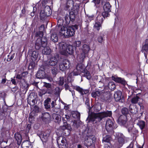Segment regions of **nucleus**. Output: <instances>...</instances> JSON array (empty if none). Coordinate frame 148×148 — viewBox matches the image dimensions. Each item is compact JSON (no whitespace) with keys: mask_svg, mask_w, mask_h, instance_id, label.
<instances>
[{"mask_svg":"<svg viewBox=\"0 0 148 148\" xmlns=\"http://www.w3.org/2000/svg\"><path fill=\"white\" fill-rule=\"evenodd\" d=\"M47 39L46 37H43L41 39L38 38L35 43V48L37 50H39L41 47L44 48L42 50V53L43 54L46 55L50 54L51 50L49 47H47Z\"/></svg>","mask_w":148,"mask_h":148,"instance_id":"nucleus-1","label":"nucleus"},{"mask_svg":"<svg viewBox=\"0 0 148 148\" xmlns=\"http://www.w3.org/2000/svg\"><path fill=\"white\" fill-rule=\"evenodd\" d=\"M87 66L84 68V66L82 62L78 63L76 66V69L77 72H75V76L78 75L81 73H83L82 75H84L88 79H90L91 76L89 72L86 69Z\"/></svg>","mask_w":148,"mask_h":148,"instance_id":"nucleus-2","label":"nucleus"},{"mask_svg":"<svg viewBox=\"0 0 148 148\" xmlns=\"http://www.w3.org/2000/svg\"><path fill=\"white\" fill-rule=\"evenodd\" d=\"M59 34L61 36H63L65 37H70L73 36L74 34V26L69 27L63 26H62Z\"/></svg>","mask_w":148,"mask_h":148,"instance_id":"nucleus-3","label":"nucleus"},{"mask_svg":"<svg viewBox=\"0 0 148 148\" xmlns=\"http://www.w3.org/2000/svg\"><path fill=\"white\" fill-rule=\"evenodd\" d=\"M62 120L64 125L62 128L61 131L62 132L63 135L67 136L69 135V133L68 132L67 133H66V132H68V129L71 130V125L73 126L74 125V121H72L71 123H70L69 122V121H66V119L64 117L62 118Z\"/></svg>","mask_w":148,"mask_h":148,"instance_id":"nucleus-4","label":"nucleus"},{"mask_svg":"<svg viewBox=\"0 0 148 148\" xmlns=\"http://www.w3.org/2000/svg\"><path fill=\"white\" fill-rule=\"evenodd\" d=\"M116 138L117 141H116L113 145L114 148H120L123 145L125 141V137L121 133H118L116 134Z\"/></svg>","mask_w":148,"mask_h":148,"instance_id":"nucleus-5","label":"nucleus"},{"mask_svg":"<svg viewBox=\"0 0 148 148\" xmlns=\"http://www.w3.org/2000/svg\"><path fill=\"white\" fill-rule=\"evenodd\" d=\"M115 114H113V116L114 118L118 117L117 122L121 126H124L125 125L128 121L127 117L124 115H119V112L117 111H115Z\"/></svg>","mask_w":148,"mask_h":148,"instance_id":"nucleus-6","label":"nucleus"},{"mask_svg":"<svg viewBox=\"0 0 148 148\" xmlns=\"http://www.w3.org/2000/svg\"><path fill=\"white\" fill-rule=\"evenodd\" d=\"M116 125L114 120L110 119H108L106 122V129L108 134H112L114 132V130L116 129V127L114 126Z\"/></svg>","mask_w":148,"mask_h":148,"instance_id":"nucleus-7","label":"nucleus"},{"mask_svg":"<svg viewBox=\"0 0 148 148\" xmlns=\"http://www.w3.org/2000/svg\"><path fill=\"white\" fill-rule=\"evenodd\" d=\"M51 10L49 6L45 7L44 10H42L40 13V18L42 21L46 19L47 16H49L51 14Z\"/></svg>","mask_w":148,"mask_h":148,"instance_id":"nucleus-8","label":"nucleus"},{"mask_svg":"<svg viewBox=\"0 0 148 148\" xmlns=\"http://www.w3.org/2000/svg\"><path fill=\"white\" fill-rule=\"evenodd\" d=\"M111 7L112 6L109 2L106 3L103 5V11L102 12V14L104 18L110 16V13L111 12Z\"/></svg>","mask_w":148,"mask_h":148,"instance_id":"nucleus-9","label":"nucleus"},{"mask_svg":"<svg viewBox=\"0 0 148 148\" xmlns=\"http://www.w3.org/2000/svg\"><path fill=\"white\" fill-rule=\"evenodd\" d=\"M95 137L92 136L90 138H87L84 141V145L87 148H95Z\"/></svg>","mask_w":148,"mask_h":148,"instance_id":"nucleus-10","label":"nucleus"},{"mask_svg":"<svg viewBox=\"0 0 148 148\" xmlns=\"http://www.w3.org/2000/svg\"><path fill=\"white\" fill-rule=\"evenodd\" d=\"M59 57L58 55L57 56L51 57L45 62V65L47 66H54L57 65L58 62V59Z\"/></svg>","mask_w":148,"mask_h":148,"instance_id":"nucleus-11","label":"nucleus"},{"mask_svg":"<svg viewBox=\"0 0 148 148\" xmlns=\"http://www.w3.org/2000/svg\"><path fill=\"white\" fill-rule=\"evenodd\" d=\"M96 119H97L99 122L101 121L100 120V117L98 113L91 114L87 118L86 121L88 123L90 122L94 123Z\"/></svg>","mask_w":148,"mask_h":148,"instance_id":"nucleus-12","label":"nucleus"},{"mask_svg":"<svg viewBox=\"0 0 148 148\" xmlns=\"http://www.w3.org/2000/svg\"><path fill=\"white\" fill-rule=\"evenodd\" d=\"M100 97L103 101L107 102L110 101L111 95L109 91L104 90L101 92Z\"/></svg>","mask_w":148,"mask_h":148,"instance_id":"nucleus-13","label":"nucleus"},{"mask_svg":"<svg viewBox=\"0 0 148 148\" xmlns=\"http://www.w3.org/2000/svg\"><path fill=\"white\" fill-rule=\"evenodd\" d=\"M57 143L59 148H67V144L65 137L62 136H59L57 139Z\"/></svg>","mask_w":148,"mask_h":148,"instance_id":"nucleus-14","label":"nucleus"},{"mask_svg":"<svg viewBox=\"0 0 148 148\" xmlns=\"http://www.w3.org/2000/svg\"><path fill=\"white\" fill-rule=\"evenodd\" d=\"M114 98L116 101H119L121 103L124 101V98L122 96V92L120 90H117L115 92L114 94Z\"/></svg>","mask_w":148,"mask_h":148,"instance_id":"nucleus-15","label":"nucleus"},{"mask_svg":"<svg viewBox=\"0 0 148 148\" xmlns=\"http://www.w3.org/2000/svg\"><path fill=\"white\" fill-rule=\"evenodd\" d=\"M59 48L60 49V53L61 54L63 55L66 56L67 55V51H66L67 46V45L65 43L62 42L59 44Z\"/></svg>","mask_w":148,"mask_h":148,"instance_id":"nucleus-16","label":"nucleus"},{"mask_svg":"<svg viewBox=\"0 0 148 148\" xmlns=\"http://www.w3.org/2000/svg\"><path fill=\"white\" fill-rule=\"evenodd\" d=\"M98 113L100 117V120L101 121L105 117H111L112 114V111L109 110L98 112Z\"/></svg>","mask_w":148,"mask_h":148,"instance_id":"nucleus-17","label":"nucleus"},{"mask_svg":"<svg viewBox=\"0 0 148 148\" xmlns=\"http://www.w3.org/2000/svg\"><path fill=\"white\" fill-rule=\"evenodd\" d=\"M69 62L68 61L65 60L59 64V67L60 70L64 71L69 67Z\"/></svg>","mask_w":148,"mask_h":148,"instance_id":"nucleus-18","label":"nucleus"},{"mask_svg":"<svg viewBox=\"0 0 148 148\" xmlns=\"http://www.w3.org/2000/svg\"><path fill=\"white\" fill-rule=\"evenodd\" d=\"M112 79L114 82L119 83H120L121 84L125 86L126 84V81L123 78L120 77H115L113 76H112Z\"/></svg>","mask_w":148,"mask_h":148,"instance_id":"nucleus-19","label":"nucleus"},{"mask_svg":"<svg viewBox=\"0 0 148 148\" xmlns=\"http://www.w3.org/2000/svg\"><path fill=\"white\" fill-rule=\"evenodd\" d=\"M70 14V19L68 18V17H66L65 18V21L66 23L67 24H69V23H71V22L72 24H74V12L73 9H72L71 11L69 13Z\"/></svg>","mask_w":148,"mask_h":148,"instance_id":"nucleus-20","label":"nucleus"},{"mask_svg":"<svg viewBox=\"0 0 148 148\" xmlns=\"http://www.w3.org/2000/svg\"><path fill=\"white\" fill-rule=\"evenodd\" d=\"M75 89L79 92L80 95L83 96L84 95H86L89 93V90L88 89H83L79 86H75Z\"/></svg>","mask_w":148,"mask_h":148,"instance_id":"nucleus-21","label":"nucleus"},{"mask_svg":"<svg viewBox=\"0 0 148 148\" xmlns=\"http://www.w3.org/2000/svg\"><path fill=\"white\" fill-rule=\"evenodd\" d=\"M49 135V133L48 131L43 132L39 136L42 140L46 142L47 140L48 137Z\"/></svg>","mask_w":148,"mask_h":148,"instance_id":"nucleus-22","label":"nucleus"},{"mask_svg":"<svg viewBox=\"0 0 148 148\" xmlns=\"http://www.w3.org/2000/svg\"><path fill=\"white\" fill-rule=\"evenodd\" d=\"M45 69H43V70L40 69L38 71L37 73L36 77L38 78H43L45 76V73L44 71Z\"/></svg>","mask_w":148,"mask_h":148,"instance_id":"nucleus-23","label":"nucleus"},{"mask_svg":"<svg viewBox=\"0 0 148 148\" xmlns=\"http://www.w3.org/2000/svg\"><path fill=\"white\" fill-rule=\"evenodd\" d=\"M129 111L133 114H136L138 112V108L136 106H134L133 105H130L129 107Z\"/></svg>","mask_w":148,"mask_h":148,"instance_id":"nucleus-24","label":"nucleus"},{"mask_svg":"<svg viewBox=\"0 0 148 148\" xmlns=\"http://www.w3.org/2000/svg\"><path fill=\"white\" fill-rule=\"evenodd\" d=\"M116 88V86L114 82H109L108 85L106 87V88L109 89L111 91L113 90Z\"/></svg>","mask_w":148,"mask_h":148,"instance_id":"nucleus-25","label":"nucleus"},{"mask_svg":"<svg viewBox=\"0 0 148 148\" xmlns=\"http://www.w3.org/2000/svg\"><path fill=\"white\" fill-rule=\"evenodd\" d=\"M14 137L18 145H20L21 142L22 138L21 135L19 133H16L14 134Z\"/></svg>","mask_w":148,"mask_h":148,"instance_id":"nucleus-26","label":"nucleus"},{"mask_svg":"<svg viewBox=\"0 0 148 148\" xmlns=\"http://www.w3.org/2000/svg\"><path fill=\"white\" fill-rule=\"evenodd\" d=\"M21 146L23 148H32V147L31 143L27 140L24 141Z\"/></svg>","mask_w":148,"mask_h":148,"instance_id":"nucleus-27","label":"nucleus"},{"mask_svg":"<svg viewBox=\"0 0 148 148\" xmlns=\"http://www.w3.org/2000/svg\"><path fill=\"white\" fill-rule=\"evenodd\" d=\"M85 57V53L82 52L77 55V58L78 62H82Z\"/></svg>","mask_w":148,"mask_h":148,"instance_id":"nucleus-28","label":"nucleus"},{"mask_svg":"<svg viewBox=\"0 0 148 148\" xmlns=\"http://www.w3.org/2000/svg\"><path fill=\"white\" fill-rule=\"evenodd\" d=\"M102 24L99 22L95 21L93 26L94 29L99 32L100 30L102 29Z\"/></svg>","mask_w":148,"mask_h":148,"instance_id":"nucleus-29","label":"nucleus"},{"mask_svg":"<svg viewBox=\"0 0 148 148\" xmlns=\"http://www.w3.org/2000/svg\"><path fill=\"white\" fill-rule=\"evenodd\" d=\"M109 135H106L105 136L103 137L102 141L106 143H110L112 139V135L109 134Z\"/></svg>","mask_w":148,"mask_h":148,"instance_id":"nucleus-30","label":"nucleus"},{"mask_svg":"<svg viewBox=\"0 0 148 148\" xmlns=\"http://www.w3.org/2000/svg\"><path fill=\"white\" fill-rule=\"evenodd\" d=\"M52 117L55 122L59 123L61 121V118L60 115L54 114L53 115Z\"/></svg>","mask_w":148,"mask_h":148,"instance_id":"nucleus-31","label":"nucleus"},{"mask_svg":"<svg viewBox=\"0 0 148 148\" xmlns=\"http://www.w3.org/2000/svg\"><path fill=\"white\" fill-rule=\"evenodd\" d=\"M137 125L139 127L140 129L142 130L145 127V122L143 121H139L137 123Z\"/></svg>","mask_w":148,"mask_h":148,"instance_id":"nucleus-32","label":"nucleus"},{"mask_svg":"<svg viewBox=\"0 0 148 148\" xmlns=\"http://www.w3.org/2000/svg\"><path fill=\"white\" fill-rule=\"evenodd\" d=\"M38 55V51H34L32 52V54L31 59L33 61L36 60Z\"/></svg>","mask_w":148,"mask_h":148,"instance_id":"nucleus-33","label":"nucleus"},{"mask_svg":"<svg viewBox=\"0 0 148 148\" xmlns=\"http://www.w3.org/2000/svg\"><path fill=\"white\" fill-rule=\"evenodd\" d=\"M74 76V72H72L70 73L68 77V80L69 82V85H70L71 82L73 81V77Z\"/></svg>","mask_w":148,"mask_h":148,"instance_id":"nucleus-34","label":"nucleus"},{"mask_svg":"<svg viewBox=\"0 0 148 148\" xmlns=\"http://www.w3.org/2000/svg\"><path fill=\"white\" fill-rule=\"evenodd\" d=\"M66 51H67V54H72L73 53V47L71 45H69L67 46L66 48Z\"/></svg>","mask_w":148,"mask_h":148,"instance_id":"nucleus-35","label":"nucleus"},{"mask_svg":"<svg viewBox=\"0 0 148 148\" xmlns=\"http://www.w3.org/2000/svg\"><path fill=\"white\" fill-rule=\"evenodd\" d=\"M27 74V72H24L21 74H18L16 76V78L19 79H23Z\"/></svg>","mask_w":148,"mask_h":148,"instance_id":"nucleus-36","label":"nucleus"},{"mask_svg":"<svg viewBox=\"0 0 148 148\" xmlns=\"http://www.w3.org/2000/svg\"><path fill=\"white\" fill-rule=\"evenodd\" d=\"M42 119L44 121L49 120L50 119L51 116L50 114L48 112H45L42 114Z\"/></svg>","mask_w":148,"mask_h":148,"instance_id":"nucleus-37","label":"nucleus"},{"mask_svg":"<svg viewBox=\"0 0 148 148\" xmlns=\"http://www.w3.org/2000/svg\"><path fill=\"white\" fill-rule=\"evenodd\" d=\"M121 112L122 114L120 115H124L127 117V115L129 114V110L127 108L124 107L121 109Z\"/></svg>","mask_w":148,"mask_h":148,"instance_id":"nucleus-38","label":"nucleus"},{"mask_svg":"<svg viewBox=\"0 0 148 148\" xmlns=\"http://www.w3.org/2000/svg\"><path fill=\"white\" fill-rule=\"evenodd\" d=\"M101 109V106L100 104H95L94 107V110L96 112H99Z\"/></svg>","mask_w":148,"mask_h":148,"instance_id":"nucleus-39","label":"nucleus"},{"mask_svg":"<svg viewBox=\"0 0 148 148\" xmlns=\"http://www.w3.org/2000/svg\"><path fill=\"white\" fill-rule=\"evenodd\" d=\"M75 114L76 118L75 117V119H76V120H75V124H76L77 123V121H79L80 120V114L77 111H75Z\"/></svg>","mask_w":148,"mask_h":148,"instance_id":"nucleus-40","label":"nucleus"},{"mask_svg":"<svg viewBox=\"0 0 148 148\" xmlns=\"http://www.w3.org/2000/svg\"><path fill=\"white\" fill-rule=\"evenodd\" d=\"M82 50L83 52L85 53L88 52L89 50V47L87 45L84 44L82 46Z\"/></svg>","mask_w":148,"mask_h":148,"instance_id":"nucleus-41","label":"nucleus"},{"mask_svg":"<svg viewBox=\"0 0 148 148\" xmlns=\"http://www.w3.org/2000/svg\"><path fill=\"white\" fill-rule=\"evenodd\" d=\"M86 17L87 18V22L88 23V24L89 22H91L92 20L94 19L95 16L93 14H92L91 15L87 14L86 15Z\"/></svg>","mask_w":148,"mask_h":148,"instance_id":"nucleus-42","label":"nucleus"},{"mask_svg":"<svg viewBox=\"0 0 148 148\" xmlns=\"http://www.w3.org/2000/svg\"><path fill=\"white\" fill-rule=\"evenodd\" d=\"M51 40L54 42H56L58 41V38L55 33L52 34L51 36Z\"/></svg>","mask_w":148,"mask_h":148,"instance_id":"nucleus-43","label":"nucleus"},{"mask_svg":"<svg viewBox=\"0 0 148 148\" xmlns=\"http://www.w3.org/2000/svg\"><path fill=\"white\" fill-rule=\"evenodd\" d=\"M60 90L59 87H57L56 88L53 90V94H54L58 96H59L60 93Z\"/></svg>","mask_w":148,"mask_h":148,"instance_id":"nucleus-44","label":"nucleus"},{"mask_svg":"<svg viewBox=\"0 0 148 148\" xmlns=\"http://www.w3.org/2000/svg\"><path fill=\"white\" fill-rule=\"evenodd\" d=\"M103 16L102 15H102H98L97 17V20L96 22H98L101 23H103L104 20Z\"/></svg>","mask_w":148,"mask_h":148,"instance_id":"nucleus-45","label":"nucleus"},{"mask_svg":"<svg viewBox=\"0 0 148 148\" xmlns=\"http://www.w3.org/2000/svg\"><path fill=\"white\" fill-rule=\"evenodd\" d=\"M140 99L139 97L135 96L132 99L131 102L132 103L136 104L138 103Z\"/></svg>","mask_w":148,"mask_h":148,"instance_id":"nucleus-46","label":"nucleus"},{"mask_svg":"<svg viewBox=\"0 0 148 148\" xmlns=\"http://www.w3.org/2000/svg\"><path fill=\"white\" fill-rule=\"evenodd\" d=\"M101 95V92L97 91L96 92H93L92 94V96L94 97H96L97 96H100Z\"/></svg>","mask_w":148,"mask_h":148,"instance_id":"nucleus-47","label":"nucleus"},{"mask_svg":"<svg viewBox=\"0 0 148 148\" xmlns=\"http://www.w3.org/2000/svg\"><path fill=\"white\" fill-rule=\"evenodd\" d=\"M85 104L87 105V108L89 110V112H90L91 109V107H90V100L88 98H86L85 101Z\"/></svg>","mask_w":148,"mask_h":148,"instance_id":"nucleus-48","label":"nucleus"},{"mask_svg":"<svg viewBox=\"0 0 148 148\" xmlns=\"http://www.w3.org/2000/svg\"><path fill=\"white\" fill-rule=\"evenodd\" d=\"M53 93V90L51 87L49 88H47L45 91L44 93H43L42 94H45L46 93H48L50 94H52Z\"/></svg>","mask_w":148,"mask_h":148,"instance_id":"nucleus-49","label":"nucleus"},{"mask_svg":"<svg viewBox=\"0 0 148 148\" xmlns=\"http://www.w3.org/2000/svg\"><path fill=\"white\" fill-rule=\"evenodd\" d=\"M104 35L102 34L99 36L98 38V40L99 43H102L103 41H104L105 40L103 38Z\"/></svg>","mask_w":148,"mask_h":148,"instance_id":"nucleus-50","label":"nucleus"},{"mask_svg":"<svg viewBox=\"0 0 148 148\" xmlns=\"http://www.w3.org/2000/svg\"><path fill=\"white\" fill-rule=\"evenodd\" d=\"M81 44V42L79 41H75V50L76 51L77 47H79ZM76 53H77L76 51Z\"/></svg>","mask_w":148,"mask_h":148,"instance_id":"nucleus-51","label":"nucleus"},{"mask_svg":"<svg viewBox=\"0 0 148 148\" xmlns=\"http://www.w3.org/2000/svg\"><path fill=\"white\" fill-rule=\"evenodd\" d=\"M127 130L129 133H133L134 135L136 134V133H137L138 132L137 130H134L133 129L130 128L128 129Z\"/></svg>","mask_w":148,"mask_h":148,"instance_id":"nucleus-52","label":"nucleus"},{"mask_svg":"<svg viewBox=\"0 0 148 148\" xmlns=\"http://www.w3.org/2000/svg\"><path fill=\"white\" fill-rule=\"evenodd\" d=\"M78 1L79 2V3L77 4V3H76V5H75V7H76V11L77 12H79V10L80 6L79 4L80 3L81 0H75V1Z\"/></svg>","mask_w":148,"mask_h":148,"instance_id":"nucleus-53","label":"nucleus"},{"mask_svg":"<svg viewBox=\"0 0 148 148\" xmlns=\"http://www.w3.org/2000/svg\"><path fill=\"white\" fill-rule=\"evenodd\" d=\"M51 72L53 75H55L57 73L58 69L56 68L53 67L51 69Z\"/></svg>","mask_w":148,"mask_h":148,"instance_id":"nucleus-54","label":"nucleus"},{"mask_svg":"<svg viewBox=\"0 0 148 148\" xmlns=\"http://www.w3.org/2000/svg\"><path fill=\"white\" fill-rule=\"evenodd\" d=\"M36 36H39L40 38H40L41 39L43 38L42 36H43V33L42 32H39L36 33Z\"/></svg>","mask_w":148,"mask_h":148,"instance_id":"nucleus-55","label":"nucleus"},{"mask_svg":"<svg viewBox=\"0 0 148 148\" xmlns=\"http://www.w3.org/2000/svg\"><path fill=\"white\" fill-rule=\"evenodd\" d=\"M43 83L44 84L43 86L47 88L51 87V84L46 82H44Z\"/></svg>","mask_w":148,"mask_h":148,"instance_id":"nucleus-56","label":"nucleus"},{"mask_svg":"<svg viewBox=\"0 0 148 148\" xmlns=\"http://www.w3.org/2000/svg\"><path fill=\"white\" fill-rule=\"evenodd\" d=\"M104 146L106 148H112V145L110 142L108 143L105 144Z\"/></svg>","mask_w":148,"mask_h":148,"instance_id":"nucleus-57","label":"nucleus"},{"mask_svg":"<svg viewBox=\"0 0 148 148\" xmlns=\"http://www.w3.org/2000/svg\"><path fill=\"white\" fill-rule=\"evenodd\" d=\"M143 49L147 52L148 51V44H145L143 46Z\"/></svg>","mask_w":148,"mask_h":148,"instance_id":"nucleus-58","label":"nucleus"},{"mask_svg":"<svg viewBox=\"0 0 148 148\" xmlns=\"http://www.w3.org/2000/svg\"><path fill=\"white\" fill-rule=\"evenodd\" d=\"M59 79V84L62 86L63 85L64 83V78L63 77H60Z\"/></svg>","mask_w":148,"mask_h":148,"instance_id":"nucleus-59","label":"nucleus"},{"mask_svg":"<svg viewBox=\"0 0 148 148\" xmlns=\"http://www.w3.org/2000/svg\"><path fill=\"white\" fill-rule=\"evenodd\" d=\"M36 101L35 99H33L32 100L30 101H29V100H28V104H30L31 106H33L35 104V102Z\"/></svg>","mask_w":148,"mask_h":148,"instance_id":"nucleus-60","label":"nucleus"},{"mask_svg":"<svg viewBox=\"0 0 148 148\" xmlns=\"http://www.w3.org/2000/svg\"><path fill=\"white\" fill-rule=\"evenodd\" d=\"M51 101V99L50 98H48L47 99H46L44 101V104L46 105L47 104H49V103Z\"/></svg>","mask_w":148,"mask_h":148,"instance_id":"nucleus-61","label":"nucleus"},{"mask_svg":"<svg viewBox=\"0 0 148 148\" xmlns=\"http://www.w3.org/2000/svg\"><path fill=\"white\" fill-rule=\"evenodd\" d=\"M101 0H93L92 2L94 3L95 5L99 4Z\"/></svg>","mask_w":148,"mask_h":148,"instance_id":"nucleus-62","label":"nucleus"},{"mask_svg":"<svg viewBox=\"0 0 148 148\" xmlns=\"http://www.w3.org/2000/svg\"><path fill=\"white\" fill-rule=\"evenodd\" d=\"M8 58L7 59V61L8 62H9L11 60H12L13 59L14 57V55H12L10 56H8Z\"/></svg>","mask_w":148,"mask_h":148,"instance_id":"nucleus-63","label":"nucleus"},{"mask_svg":"<svg viewBox=\"0 0 148 148\" xmlns=\"http://www.w3.org/2000/svg\"><path fill=\"white\" fill-rule=\"evenodd\" d=\"M134 146V144L133 142H132L126 148H133Z\"/></svg>","mask_w":148,"mask_h":148,"instance_id":"nucleus-64","label":"nucleus"}]
</instances>
